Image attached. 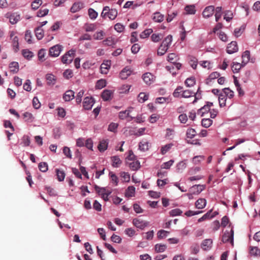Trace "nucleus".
Wrapping results in <instances>:
<instances>
[{
    "mask_svg": "<svg viewBox=\"0 0 260 260\" xmlns=\"http://www.w3.org/2000/svg\"><path fill=\"white\" fill-rule=\"evenodd\" d=\"M94 189L98 194L102 196L105 194L107 192H108V190H107L105 187H101L96 185L94 186Z\"/></svg>",
    "mask_w": 260,
    "mask_h": 260,
    "instance_id": "42",
    "label": "nucleus"
},
{
    "mask_svg": "<svg viewBox=\"0 0 260 260\" xmlns=\"http://www.w3.org/2000/svg\"><path fill=\"white\" fill-rule=\"evenodd\" d=\"M223 243H226L230 242L232 244L234 242V230L231 229L230 232L226 231L222 238Z\"/></svg>",
    "mask_w": 260,
    "mask_h": 260,
    "instance_id": "5",
    "label": "nucleus"
},
{
    "mask_svg": "<svg viewBox=\"0 0 260 260\" xmlns=\"http://www.w3.org/2000/svg\"><path fill=\"white\" fill-rule=\"evenodd\" d=\"M201 92H200V88H199L198 91L196 93L191 91L189 90H183V92L182 93V98H188L191 96H194V100L193 101V103H194L197 100L201 99Z\"/></svg>",
    "mask_w": 260,
    "mask_h": 260,
    "instance_id": "2",
    "label": "nucleus"
},
{
    "mask_svg": "<svg viewBox=\"0 0 260 260\" xmlns=\"http://www.w3.org/2000/svg\"><path fill=\"white\" fill-rule=\"evenodd\" d=\"M13 50L14 52H17L19 50V46L18 42V38L17 36H15L12 40Z\"/></svg>",
    "mask_w": 260,
    "mask_h": 260,
    "instance_id": "36",
    "label": "nucleus"
},
{
    "mask_svg": "<svg viewBox=\"0 0 260 260\" xmlns=\"http://www.w3.org/2000/svg\"><path fill=\"white\" fill-rule=\"evenodd\" d=\"M57 179L59 181H62L64 180L66 174L63 171L60 170L58 169L55 170Z\"/></svg>",
    "mask_w": 260,
    "mask_h": 260,
    "instance_id": "40",
    "label": "nucleus"
},
{
    "mask_svg": "<svg viewBox=\"0 0 260 260\" xmlns=\"http://www.w3.org/2000/svg\"><path fill=\"white\" fill-rule=\"evenodd\" d=\"M153 30L151 28L146 29L141 32L140 37L141 39H145L148 38L149 35L152 34Z\"/></svg>",
    "mask_w": 260,
    "mask_h": 260,
    "instance_id": "44",
    "label": "nucleus"
},
{
    "mask_svg": "<svg viewBox=\"0 0 260 260\" xmlns=\"http://www.w3.org/2000/svg\"><path fill=\"white\" fill-rule=\"evenodd\" d=\"M212 212V210H210L208 212H207L205 214H204L202 217L198 219L199 222H202L206 219H211L212 218L214 217V215H211V213Z\"/></svg>",
    "mask_w": 260,
    "mask_h": 260,
    "instance_id": "49",
    "label": "nucleus"
},
{
    "mask_svg": "<svg viewBox=\"0 0 260 260\" xmlns=\"http://www.w3.org/2000/svg\"><path fill=\"white\" fill-rule=\"evenodd\" d=\"M183 87L181 86H178L173 93V95L175 98H180L182 96V93L183 92Z\"/></svg>",
    "mask_w": 260,
    "mask_h": 260,
    "instance_id": "45",
    "label": "nucleus"
},
{
    "mask_svg": "<svg viewBox=\"0 0 260 260\" xmlns=\"http://www.w3.org/2000/svg\"><path fill=\"white\" fill-rule=\"evenodd\" d=\"M207 204L206 200L204 198L199 199L195 203L196 208L199 209H204Z\"/></svg>",
    "mask_w": 260,
    "mask_h": 260,
    "instance_id": "18",
    "label": "nucleus"
},
{
    "mask_svg": "<svg viewBox=\"0 0 260 260\" xmlns=\"http://www.w3.org/2000/svg\"><path fill=\"white\" fill-rule=\"evenodd\" d=\"M25 41L28 43V44H32L33 43L32 40V35L31 31L29 30H27L25 31V37H24Z\"/></svg>",
    "mask_w": 260,
    "mask_h": 260,
    "instance_id": "59",
    "label": "nucleus"
},
{
    "mask_svg": "<svg viewBox=\"0 0 260 260\" xmlns=\"http://www.w3.org/2000/svg\"><path fill=\"white\" fill-rule=\"evenodd\" d=\"M46 79L47 84L49 85H53L56 83V78L55 76L51 74H47Z\"/></svg>",
    "mask_w": 260,
    "mask_h": 260,
    "instance_id": "25",
    "label": "nucleus"
},
{
    "mask_svg": "<svg viewBox=\"0 0 260 260\" xmlns=\"http://www.w3.org/2000/svg\"><path fill=\"white\" fill-rule=\"evenodd\" d=\"M35 31L36 36L39 40H41L44 37V30L42 28H41V26H38L35 29Z\"/></svg>",
    "mask_w": 260,
    "mask_h": 260,
    "instance_id": "28",
    "label": "nucleus"
},
{
    "mask_svg": "<svg viewBox=\"0 0 260 260\" xmlns=\"http://www.w3.org/2000/svg\"><path fill=\"white\" fill-rule=\"evenodd\" d=\"M226 97L223 93H220L218 96L219 104L220 107H224L226 105Z\"/></svg>",
    "mask_w": 260,
    "mask_h": 260,
    "instance_id": "34",
    "label": "nucleus"
},
{
    "mask_svg": "<svg viewBox=\"0 0 260 260\" xmlns=\"http://www.w3.org/2000/svg\"><path fill=\"white\" fill-rule=\"evenodd\" d=\"M148 99V94L144 92H141L138 95V101L140 103H144Z\"/></svg>",
    "mask_w": 260,
    "mask_h": 260,
    "instance_id": "55",
    "label": "nucleus"
},
{
    "mask_svg": "<svg viewBox=\"0 0 260 260\" xmlns=\"http://www.w3.org/2000/svg\"><path fill=\"white\" fill-rule=\"evenodd\" d=\"M62 46L58 44L51 47L49 49V55L53 57L58 56L62 51Z\"/></svg>",
    "mask_w": 260,
    "mask_h": 260,
    "instance_id": "4",
    "label": "nucleus"
},
{
    "mask_svg": "<svg viewBox=\"0 0 260 260\" xmlns=\"http://www.w3.org/2000/svg\"><path fill=\"white\" fill-rule=\"evenodd\" d=\"M142 78L146 84L150 85L154 82L155 78L151 73L147 72L143 75Z\"/></svg>",
    "mask_w": 260,
    "mask_h": 260,
    "instance_id": "8",
    "label": "nucleus"
},
{
    "mask_svg": "<svg viewBox=\"0 0 260 260\" xmlns=\"http://www.w3.org/2000/svg\"><path fill=\"white\" fill-rule=\"evenodd\" d=\"M215 11V8L213 6H209L206 7L203 11L202 15L204 18H208L212 16Z\"/></svg>",
    "mask_w": 260,
    "mask_h": 260,
    "instance_id": "9",
    "label": "nucleus"
},
{
    "mask_svg": "<svg viewBox=\"0 0 260 260\" xmlns=\"http://www.w3.org/2000/svg\"><path fill=\"white\" fill-rule=\"evenodd\" d=\"M113 95V92L111 90L105 89L101 94V97L104 101H108L112 99Z\"/></svg>",
    "mask_w": 260,
    "mask_h": 260,
    "instance_id": "14",
    "label": "nucleus"
},
{
    "mask_svg": "<svg viewBox=\"0 0 260 260\" xmlns=\"http://www.w3.org/2000/svg\"><path fill=\"white\" fill-rule=\"evenodd\" d=\"M212 245V240L207 239L204 240L201 244V248L204 250H210Z\"/></svg>",
    "mask_w": 260,
    "mask_h": 260,
    "instance_id": "16",
    "label": "nucleus"
},
{
    "mask_svg": "<svg viewBox=\"0 0 260 260\" xmlns=\"http://www.w3.org/2000/svg\"><path fill=\"white\" fill-rule=\"evenodd\" d=\"M173 146V144L172 143H170L162 146L160 149L161 153L163 155L166 154Z\"/></svg>",
    "mask_w": 260,
    "mask_h": 260,
    "instance_id": "53",
    "label": "nucleus"
},
{
    "mask_svg": "<svg viewBox=\"0 0 260 260\" xmlns=\"http://www.w3.org/2000/svg\"><path fill=\"white\" fill-rule=\"evenodd\" d=\"M111 66V61L109 60L105 61L101 65V72L103 74H107Z\"/></svg>",
    "mask_w": 260,
    "mask_h": 260,
    "instance_id": "15",
    "label": "nucleus"
},
{
    "mask_svg": "<svg viewBox=\"0 0 260 260\" xmlns=\"http://www.w3.org/2000/svg\"><path fill=\"white\" fill-rule=\"evenodd\" d=\"M106 86V81L104 79H100L97 81L95 84L96 89H101Z\"/></svg>",
    "mask_w": 260,
    "mask_h": 260,
    "instance_id": "50",
    "label": "nucleus"
},
{
    "mask_svg": "<svg viewBox=\"0 0 260 260\" xmlns=\"http://www.w3.org/2000/svg\"><path fill=\"white\" fill-rule=\"evenodd\" d=\"M238 51V47L237 43L235 41H232L228 45L226 48V52L228 54H231L237 52Z\"/></svg>",
    "mask_w": 260,
    "mask_h": 260,
    "instance_id": "10",
    "label": "nucleus"
},
{
    "mask_svg": "<svg viewBox=\"0 0 260 260\" xmlns=\"http://www.w3.org/2000/svg\"><path fill=\"white\" fill-rule=\"evenodd\" d=\"M42 0H35L34 1L31 5V7L32 9L37 10L39 7L42 5Z\"/></svg>",
    "mask_w": 260,
    "mask_h": 260,
    "instance_id": "63",
    "label": "nucleus"
},
{
    "mask_svg": "<svg viewBox=\"0 0 260 260\" xmlns=\"http://www.w3.org/2000/svg\"><path fill=\"white\" fill-rule=\"evenodd\" d=\"M184 10L186 13L188 15H193L196 12L195 6L193 5L186 6L184 8Z\"/></svg>",
    "mask_w": 260,
    "mask_h": 260,
    "instance_id": "26",
    "label": "nucleus"
},
{
    "mask_svg": "<svg viewBox=\"0 0 260 260\" xmlns=\"http://www.w3.org/2000/svg\"><path fill=\"white\" fill-rule=\"evenodd\" d=\"M196 131L194 129L190 128L187 129L186 135L187 138L192 139L196 136Z\"/></svg>",
    "mask_w": 260,
    "mask_h": 260,
    "instance_id": "56",
    "label": "nucleus"
},
{
    "mask_svg": "<svg viewBox=\"0 0 260 260\" xmlns=\"http://www.w3.org/2000/svg\"><path fill=\"white\" fill-rule=\"evenodd\" d=\"M175 131L174 129L168 128L166 129V134L165 135V137L168 139H172L175 135Z\"/></svg>",
    "mask_w": 260,
    "mask_h": 260,
    "instance_id": "43",
    "label": "nucleus"
},
{
    "mask_svg": "<svg viewBox=\"0 0 260 260\" xmlns=\"http://www.w3.org/2000/svg\"><path fill=\"white\" fill-rule=\"evenodd\" d=\"M109 175L111 179L112 183L115 186H117L119 182V179L118 177L116 175V174L113 172H110Z\"/></svg>",
    "mask_w": 260,
    "mask_h": 260,
    "instance_id": "37",
    "label": "nucleus"
},
{
    "mask_svg": "<svg viewBox=\"0 0 260 260\" xmlns=\"http://www.w3.org/2000/svg\"><path fill=\"white\" fill-rule=\"evenodd\" d=\"M205 188V185H195L190 188L189 192H191L194 195H198L204 190Z\"/></svg>",
    "mask_w": 260,
    "mask_h": 260,
    "instance_id": "11",
    "label": "nucleus"
},
{
    "mask_svg": "<svg viewBox=\"0 0 260 260\" xmlns=\"http://www.w3.org/2000/svg\"><path fill=\"white\" fill-rule=\"evenodd\" d=\"M132 72L128 67H126L120 72L119 77L121 79H126L131 75Z\"/></svg>",
    "mask_w": 260,
    "mask_h": 260,
    "instance_id": "13",
    "label": "nucleus"
},
{
    "mask_svg": "<svg viewBox=\"0 0 260 260\" xmlns=\"http://www.w3.org/2000/svg\"><path fill=\"white\" fill-rule=\"evenodd\" d=\"M39 170L42 172H46L48 169V166L47 162H41L38 166Z\"/></svg>",
    "mask_w": 260,
    "mask_h": 260,
    "instance_id": "62",
    "label": "nucleus"
},
{
    "mask_svg": "<svg viewBox=\"0 0 260 260\" xmlns=\"http://www.w3.org/2000/svg\"><path fill=\"white\" fill-rule=\"evenodd\" d=\"M210 111V109L208 108V106L204 105L198 110L197 114L201 116H203L205 114L207 113Z\"/></svg>",
    "mask_w": 260,
    "mask_h": 260,
    "instance_id": "39",
    "label": "nucleus"
},
{
    "mask_svg": "<svg viewBox=\"0 0 260 260\" xmlns=\"http://www.w3.org/2000/svg\"><path fill=\"white\" fill-rule=\"evenodd\" d=\"M250 51L248 50H246L244 51L242 54V63L244 65L248 63L250 60Z\"/></svg>",
    "mask_w": 260,
    "mask_h": 260,
    "instance_id": "29",
    "label": "nucleus"
},
{
    "mask_svg": "<svg viewBox=\"0 0 260 260\" xmlns=\"http://www.w3.org/2000/svg\"><path fill=\"white\" fill-rule=\"evenodd\" d=\"M84 7V4L83 2H76L73 4L72 6L71 7L70 9V11L73 13H75L78 11H79L80 10L83 9Z\"/></svg>",
    "mask_w": 260,
    "mask_h": 260,
    "instance_id": "12",
    "label": "nucleus"
},
{
    "mask_svg": "<svg viewBox=\"0 0 260 260\" xmlns=\"http://www.w3.org/2000/svg\"><path fill=\"white\" fill-rule=\"evenodd\" d=\"M75 54V50H70L67 53L64 54L61 57V61L63 63L69 64L70 63L74 57Z\"/></svg>",
    "mask_w": 260,
    "mask_h": 260,
    "instance_id": "3",
    "label": "nucleus"
},
{
    "mask_svg": "<svg viewBox=\"0 0 260 260\" xmlns=\"http://www.w3.org/2000/svg\"><path fill=\"white\" fill-rule=\"evenodd\" d=\"M221 93H223L224 95H225L226 97H228L229 99H232L234 96V93L233 91L231 90L229 88H223Z\"/></svg>",
    "mask_w": 260,
    "mask_h": 260,
    "instance_id": "38",
    "label": "nucleus"
},
{
    "mask_svg": "<svg viewBox=\"0 0 260 260\" xmlns=\"http://www.w3.org/2000/svg\"><path fill=\"white\" fill-rule=\"evenodd\" d=\"M133 108L130 107L128 109L120 111L119 113V117L121 119H124L126 118L129 117V113L132 111Z\"/></svg>",
    "mask_w": 260,
    "mask_h": 260,
    "instance_id": "21",
    "label": "nucleus"
},
{
    "mask_svg": "<svg viewBox=\"0 0 260 260\" xmlns=\"http://www.w3.org/2000/svg\"><path fill=\"white\" fill-rule=\"evenodd\" d=\"M74 92L72 90L67 91L63 95V99L66 102H69L74 98Z\"/></svg>",
    "mask_w": 260,
    "mask_h": 260,
    "instance_id": "17",
    "label": "nucleus"
},
{
    "mask_svg": "<svg viewBox=\"0 0 260 260\" xmlns=\"http://www.w3.org/2000/svg\"><path fill=\"white\" fill-rule=\"evenodd\" d=\"M22 54L23 57L28 60H30L34 56L33 52L28 49H23Z\"/></svg>",
    "mask_w": 260,
    "mask_h": 260,
    "instance_id": "32",
    "label": "nucleus"
},
{
    "mask_svg": "<svg viewBox=\"0 0 260 260\" xmlns=\"http://www.w3.org/2000/svg\"><path fill=\"white\" fill-rule=\"evenodd\" d=\"M213 123L212 120L210 118H204L202 120V125L205 128L210 127Z\"/></svg>",
    "mask_w": 260,
    "mask_h": 260,
    "instance_id": "46",
    "label": "nucleus"
},
{
    "mask_svg": "<svg viewBox=\"0 0 260 260\" xmlns=\"http://www.w3.org/2000/svg\"><path fill=\"white\" fill-rule=\"evenodd\" d=\"M172 42V36L169 35L165 38V39L162 42L161 44H164L165 45L169 47L171 45Z\"/></svg>",
    "mask_w": 260,
    "mask_h": 260,
    "instance_id": "51",
    "label": "nucleus"
},
{
    "mask_svg": "<svg viewBox=\"0 0 260 260\" xmlns=\"http://www.w3.org/2000/svg\"><path fill=\"white\" fill-rule=\"evenodd\" d=\"M103 44L107 46H113L116 44V41L112 37H108L103 41Z\"/></svg>",
    "mask_w": 260,
    "mask_h": 260,
    "instance_id": "27",
    "label": "nucleus"
},
{
    "mask_svg": "<svg viewBox=\"0 0 260 260\" xmlns=\"http://www.w3.org/2000/svg\"><path fill=\"white\" fill-rule=\"evenodd\" d=\"M105 33L103 31L101 30L96 32L93 36V38L96 40H101L103 39Z\"/></svg>",
    "mask_w": 260,
    "mask_h": 260,
    "instance_id": "60",
    "label": "nucleus"
},
{
    "mask_svg": "<svg viewBox=\"0 0 260 260\" xmlns=\"http://www.w3.org/2000/svg\"><path fill=\"white\" fill-rule=\"evenodd\" d=\"M120 177L122 178V181L125 182H129L131 179L130 174L127 172H120Z\"/></svg>",
    "mask_w": 260,
    "mask_h": 260,
    "instance_id": "41",
    "label": "nucleus"
},
{
    "mask_svg": "<svg viewBox=\"0 0 260 260\" xmlns=\"http://www.w3.org/2000/svg\"><path fill=\"white\" fill-rule=\"evenodd\" d=\"M196 83L195 78L194 77H190L186 79L185 84L188 87L193 86Z\"/></svg>",
    "mask_w": 260,
    "mask_h": 260,
    "instance_id": "61",
    "label": "nucleus"
},
{
    "mask_svg": "<svg viewBox=\"0 0 260 260\" xmlns=\"http://www.w3.org/2000/svg\"><path fill=\"white\" fill-rule=\"evenodd\" d=\"M112 162V166L114 168H118L122 163V161L118 156H113L111 157Z\"/></svg>",
    "mask_w": 260,
    "mask_h": 260,
    "instance_id": "20",
    "label": "nucleus"
},
{
    "mask_svg": "<svg viewBox=\"0 0 260 260\" xmlns=\"http://www.w3.org/2000/svg\"><path fill=\"white\" fill-rule=\"evenodd\" d=\"M108 140H103L101 141L98 146L99 151L101 152L105 151L108 148Z\"/></svg>",
    "mask_w": 260,
    "mask_h": 260,
    "instance_id": "24",
    "label": "nucleus"
},
{
    "mask_svg": "<svg viewBox=\"0 0 260 260\" xmlns=\"http://www.w3.org/2000/svg\"><path fill=\"white\" fill-rule=\"evenodd\" d=\"M233 18V14L232 11L227 10L224 12V19L227 22H230Z\"/></svg>",
    "mask_w": 260,
    "mask_h": 260,
    "instance_id": "54",
    "label": "nucleus"
},
{
    "mask_svg": "<svg viewBox=\"0 0 260 260\" xmlns=\"http://www.w3.org/2000/svg\"><path fill=\"white\" fill-rule=\"evenodd\" d=\"M215 21L218 22L219 19L221 18L222 15V7H217L215 9Z\"/></svg>",
    "mask_w": 260,
    "mask_h": 260,
    "instance_id": "47",
    "label": "nucleus"
},
{
    "mask_svg": "<svg viewBox=\"0 0 260 260\" xmlns=\"http://www.w3.org/2000/svg\"><path fill=\"white\" fill-rule=\"evenodd\" d=\"M129 167L132 170L136 171L140 168V163L138 160L133 161L129 164Z\"/></svg>",
    "mask_w": 260,
    "mask_h": 260,
    "instance_id": "52",
    "label": "nucleus"
},
{
    "mask_svg": "<svg viewBox=\"0 0 260 260\" xmlns=\"http://www.w3.org/2000/svg\"><path fill=\"white\" fill-rule=\"evenodd\" d=\"M164 37V35L161 33L153 34L151 36L152 42L157 43L160 41Z\"/></svg>",
    "mask_w": 260,
    "mask_h": 260,
    "instance_id": "31",
    "label": "nucleus"
},
{
    "mask_svg": "<svg viewBox=\"0 0 260 260\" xmlns=\"http://www.w3.org/2000/svg\"><path fill=\"white\" fill-rule=\"evenodd\" d=\"M250 253L253 256H260V249H259L257 247L251 246L250 247Z\"/></svg>",
    "mask_w": 260,
    "mask_h": 260,
    "instance_id": "48",
    "label": "nucleus"
},
{
    "mask_svg": "<svg viewBox=\"0 0 260 260\" xmlns=\"http://www.w3.org/2000/svg\"><path fill=\"white\" fill-rule=\"evenodd\" d=\"M135 194V187L133 186H130L126 189L125 195L126 197H133Z\"/></svg>",
    "mask_w": 260,
    "mask_h": 260,
    "instance_id": "30",
    "label": "nucleus"
},
{
    "mask_svg": "<svg viewBox=\"0 0 260 260\" xmlns=\"http://www.w3.org/2000/svg\"><path fill=\"white\" fill-rule=\"evenodd\" d=\"M182 213V211L178 208L171 210L169 212L170 215L173 217L180 215Z\"/></svg>",
    "mask_w": 260,
    "mask_h": 260,
    "instance_id": "64",
    "label": "nucleus"
},
{
    "mask_svg": "<svg viewBox=\"0 0 260 260\" xmlns=\"http://www.w3.org/2000/svg\"><path fill=\"white\" fill-rule=\"evenodd\" d=\"M133 223L136 227L141 230H143L149 225V222L139 218H134Z\"/></svg>",
    "mask_w": 260,
    "mask_h": 260,
    "instance_id": "7",
    "label": "nucleus"
},
{
    "mask_svg": "<svg viewBox=\"0 0 260 260\" xmlns=\"http://www.w3.org/2000/svg\"><path fill=\"white\" fill-rule=\"evenodd\" d=\"M11 72L16 73L19 71V64L17 62H12L9 65Z\"/></svg>",
    "mask_w": 260,
    "mask_h": 260,
    "instance_id": "35",
    "label": "nucleus"
},
{
    "mask_svg": "<svg viewBox=\"0 0 260 260\" xmlns=\"http://www.w3.org/2000/svg\"><path fill=\"white\" fill-rule=\"evenodd\" d=\"M117 15V11L115 9H110L109 7L106 6L104 7L101 16L103 17H108L111 20H114Z\"/></svg>",
    "mask_w": 260,
    "mask_h": 260,
    "instance_id": "1",
    "label": "nucleus"
},
{
    "mask_svg": "<svg viewBox=\"0 0 260 260\" xmlns=\"http://www.w3.org/2000/svg\"><path fill=\"white\" fill-rule=\"evenodd\" d=\"M169 48V47L161 43L158 48L157 54L159 56H162L164 55L168 51Z\"/></svg>",
    "mask_w": 260,
    "mask_h": 260,
    "instance_id": "23",
    "label": "nucleus"
},
{
    "mask_svg": "<svg viewBox=\"0 0 260 260\" xmlns=\"http://www.w3.org/2000/svg\"><path fill=\"white\" fill-rule=\"evenodd\" d=\"M94 103V99L92 97L86 96L84 99L83 106L85 110L91 109Z\"/></svg>",
    "mask_w": 260,
    "mask_h": 260,
    "instance_id": "6",
    "label": "nucleus"
},
{
    "mask_svg": "<svg viewBox=\"0 0 260 260\" xmlns=\"http://www.w3.org/2000/svg\"><path fill=\"white\" fill-rule=\"evenodd\" d=\"M139 147L140 150L147 151L149 149V143L145 140H142L139 143Z\"/></svg>",
    "mask_w": 260,
    "mask_h": 260,
    "instance_id": "33",
    "label": "nucleus"
},
{
    "mask_svg": "<svg viewBox=\"0 0 260 260\" xmlns=\"http://www.w3.org/2000/svg\"><path fill=\"white\" fill-rule=\"evenodd\" d=\"M167 248V246L165 244H156L155 245V250L157 252H162Z\"/></svg>",
    "mask_w": 260,
    "mask_h": 260,
    "instance_id": "57",
    "label": "nucleus"
},
{
    "mask_svg": "<svg viewBox=\"0 0 260 260\" xmlns=\"http://www.w3.org/2000/svg\"><path fill=\"white\" fill-rule=\"evenodd\" d=\"M20 16L17 13H13L11 14L9 17L10 22L12 24H16L20 20Z\"/></svg>",
    "mask_w": 260,
    "mask_h": 260,
    "instance_id": "22",
    "label": "nucleus"
},
{
    "mask_svg": "<svg viewBox=\"0 0 260 260\" xmlns=\"http://www.w3.org/2000/svg\"><path fill=\"white\" fill-rule=\"evenodd\" d=\"M152 19L155 22H161L164 19V15L159 12H155L153 14Z\"/></svg>",
    "mask_w": 260,
    "mask_h": 260,
    "instance_id": "19",
    "label": "nucleus"
},
{
    "mask_svg": "<svg viewBox=\"0 0 260 260\" xmlns=\"http://www.w3.org/2000/svg\"><path fill=\"white\" fill-rule=\"evenodd\" d=\"M169 234V232L161 230L158 231L157 233V237L158 239H161L167 237Z\"/></svg>",
    "mask_w": 260,
    "mask_h": 260,
    "instance_id": "58",
    "label": "nucleus"
}]
</instances>
